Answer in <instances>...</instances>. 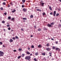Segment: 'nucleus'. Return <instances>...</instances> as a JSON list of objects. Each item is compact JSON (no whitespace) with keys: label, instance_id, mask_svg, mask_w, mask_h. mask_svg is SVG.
<instances>
[{"label":"nucleus","instance_id":"1","mask_svg":"<svg viewBox=\"0 0 61 61\" xmlns=\"http://www.w3.org/2000/svg\"><path fill=\"white\" fill-rule=\"evenodd\" d=\"M31 58V56H26L25 58V59L26 60H29Z\"/></svg>","mask_w":61,"mask_h":61},{"label":"nucleus","instance_id":"2","mask_svg":"<svg viewBox=\"0 0 61 61\" xmlns=\"http://www.w3.org/2000/svg\"><path fill=\"white\" fill-rule=\"evenodd\" d=\"M4 53V52H2L1 51H0V56H3Z\"/></svg>","mask_w":61,"mask_h":61},{"label":"nucleus","instance_id":"3","mask_svg":"<svg viewBox=\"0 0 61 61\" xmlns=\"http://www.w3.org/2000/svg\"><path fill=\"white\" fill-rule=\"evenodd\" d=\"M23 10L24 11V12H26V9L24 8L23 9Z\"/></svg>","mask_w":61,"mask_h":61},{"label":"nucleus","instance_id":"4","mask_svg":"<svg viewBox=\"0 0 61 61\" xmlns=\"http://www.w3.org/2000/svg\"><path fill=\"white\" fill-rule=\"evenodd\" d=\"M56 14V11H54L53 12V15L54 16H55Z\"/></svg>","mask_w":61,"mask_h":61},{"label":"nucleus","instance_id":"5","mask_svg":"<svg viewBox=\"0 0 61 61\" xmlns=\"http://www.w3.org/2000/svg\"><path fill=\"white\" fill-rule=\"evenodd\" d=\"M46 50L47 51H49V50H51V49H50L49 48H48L46 49Z\"/></svg>","mask_w":61,"mask_h":61},{"label":"nucleus","instance_id":"6","mask_svg":"<svg viewBox=\"0 0 61 61\" xmlns=\"http://www.w3.org/2000/svg\"><path fill=\"white\" fill-rule=\"evenodd\" d=\"M47 25L48 27H51L52 26V25H51L49 24H48Z\"/></svg>","mask_w":61,"mask_h":61},{"label":"nucleus","instance_id":"7","mask_svg":"<svg viewBox=\"0 0 61 61\" xmlns=\"http://www.w3.org/2000/svg\"><path fill=\"white\" fill-rule=\"evenodd\" d=\"M49 8L50 10H51V11H52V8L51 6H50L49 7Z\"/></svg>","mask_w":61,"mask_h":61},{"label":"nucleus","instance_id":"8","mask_svg":"<svg viewBox=\"0 0 61 61\" xmlns=\"http://www.w3.org/2000/svg\"><path fill=\"white\" fill-rule=\"evenodd\" d=\"M26 53L27 55H30V53L28 51H27Z\"/></svg>","mask_w":61,"mask_h":61},{"label":"nucleus","instance_id":"9","mask_svg":"<svg viewBox=\"0 0 61 61\" xmlns=\"http://www.w3.org/2000/svg\"><path fill=\"white\" fill-rule=\"evenodd\" d=\"M44 4H45V3H41V5L42 6H43V7L44 6Z\"/></svg>","mask_w":61,"mask_h":61},{"label":"nucleus","instance_id":"10","mask_svg":"<svg viewBox=\"0 0 61 61\" xmlns=\"http://www.w3.org/2000/svg\"><path fill=\"white\" fill-rule=\"evenodd\" d=\"M13 41V40L12 39H10V42H12Z\"/></svg>","mask_w":61,"mask_h":61},{"label":"nucleus","instance_id":"11","mask_svg":"<svg viewBox=\"0 0 61 61\" xmlns=\"http://www.w3.org/2000/svg\"><path fill=\"white\" fill-rule=\"evenodd\" d=\"M58 49H59V50H60V49H59L58 48H56L55 49V50H56V51L57 50H58Z\"/></svg>","mask_w":61,"mask_h":61},{"label":"nucleus","instance_id":"12","mask_svg":"<svg viewBox=\"0 0 61 61\" xmlns=\"http://www.w3.org/2000/svg\"><path fill=\"white\" fill-rule=\"evenodd\" d=\"M42 55L43 56H45V55H46V53H42Z\"/></svg>","mask_w":61,"mask_h":61},{"label":"nucleus","instance_id":"13","mask_svg":"<svg viewBox=\"0 0 61 61\" xmlns=\"http://www.w3.org/2000/svg\"><path fill=\"white\" fill-rule=\"evenodd\" d=\"M15 11H16V10L15 9H14V10H13L12 11V12L13 13H15Z\"/></svg>","mask_w":61,"mask_h":61},{"label":"nucleus","instance_id":"14","mask_svg":"<svg viewBox=\"0 0 61 61\" xmlns=\"http://www.w3.org/2000/svg\"><path fill=\"white\" fill-rule=\"evenodd\" d=\"M38 47L39 48L42 47H41V45H40L38 46Z\"/></svg>","mask_w":61,"mask_h":61},{"label":"nucleus","instance_id":"15","mask_svg":"<svg viewBox=\"0 0 61 61\" xmlns=\"http://www.w3.org/2000/svg\"><path fill=\"white\" fill-rule=\"evenodd\" d=\"M36 10H37V11H40V12L41 11V10H40L38 9H37Z\"/></svg>","mask_w":61,"mask_h":61},{"label":"nucleus","instance_id":"16","mask_svg":"<svg viewBox=\"0 0 61 61\" xmlns=\"http://www.w3.org/2000/svg\"><path fill=\"white\" fill-rule=\"evenodd\" d=\"M55 24V22H53L52 23H51V25H54V24Z\"/></svg>","mask_w":61,"mask_h":61},{"label":"nucleus","instance_id":"17","mask_svg":"<svg viewBox=\"0 0 61 61\" xmlns=\"http://www.w3.org/2000/svg\"><path fill=\"white\" fill-rule=\"evenodd\" d=\"M23 20H27V18H23Z\"/></svg>","mask_w":61,"mask_h":61},{"label":"nucleus","instance_id":"18","mask_svg":"<svg viewBox=\"0 0 61 61\" xmlns=\"http://www.w3.org/2000/svg\"><path fill=\"white\" fill-rule=\"evenodd\" d=\"M38 31H40L41 30V29L40 28H39L38 29Z\"/></svg>","mask_w":61,"mask_h":61},{"label":"nucleus","instance_id":"19","mask_svg":"<svg viewBox=\"0 0 61 61\" xmlns=\"http://www.w3.org/2000/svg\"><path fill=\"white\" fill-rule=\"evenodd\" d=\"M55 48H56V47L54 46L52 47V49H55Z\"/></svg>","mask_w":61,"mask_h":61},{"label":"nucleus","instance_id":"20","mask_svg":"<svg viewBox=\"0 0 61 61\" xmlns=\"http://www.w3.org/2000/svg\"><path fill=\"white\" fill-rule=\"evenodd\" d=\"M38 55V53L37 52H36L35 53V55L36 56H37Z\"/></svg>","mask_w":61,"mask_h":61},{"label":"nucleus","instance_id":"21","mask_svg":"<svg viewBox=\"0 0 61 61\" xmlns=\"http://www.w3.org/2000/svg\"><path fill=\"white\" fill-rule=\"evenodd\" d=\"M59 15V13H57L56 14V16H58Z\"/></svg>","mask_w":61,"mask_h":61},{"label":"nucleus","instance_id":"22","mask_svg":"<svg viewBox=\"0 0 61 61\" xmlns=\"http://www.w3.org/2000/svg\"><path fill=\"white\" fill-rule=\"evenodd\" d=\"M0 9L1 10H3V9H4L3 8V7H1L0 8Z\"/></svg>","mask_w":61,"mask_h":61},{"label":"nucleus","instance_id":"23","mask_svg":"<svg viewBox=\"0 0 61 61\" xmlns=\"http://www.w3.org/2000/svg\"><path fill=\"white\" fill-rule=\"evenodd\" d=\"M46 46H47L48 47V46H49V44L48 43L46 44Z\"/></svg>","mask_w":61,"mask_h":61},{"label":"nucleus","instance_id":"24","mask_svg":"<svg viewBox=\"0 0 61 61\" xmlns=\"http://www.w3.org/2000/svg\"><path fill=\"white\" fill-rule=\"evenodd\" d=\"M33 15H31L30 16V18H33Z\"/></svg>","mask_w":61,"mask_h":61},{"label":"nucleus","instance_id":"25","mask_svg":"<svg viewBox=\"0 0 61 61\" xmlns=\"http://www.w3.org/2000/svg\"><path fill=\"white\" fill-rule=\"evenodd\" d=\"M25 0H22V2L23 3H25Z\"/></svg>","mask_w":61,"mask_h":61},{"label":"nucleus","instance_id":"26","mask_svg":"<svg viewBox=\"0 0 61 61\" xmlns=\"http://www.w3.org/2000/svg\"><path fill=\"white\" fill-rule=\"evenodd\" d=\"M31 47V48H34V46L33 45Z\"/></svg>","mask_w":61,"mask_h":61},{"label":"nucleus","instance_id":"27","mask_svg":"<svg viewBox=\"0 0 61 61\" xmlns=\"http://www.w3.org/2000/svg\"><path fill=\"white\" fill-rule=\"evenodd\" d=\"M42 15H46V13H45V12H44L42 13Z\"/></svg>","mask_w":61,"mask_h":61},{"label":"nucleus","instance_id":"28","mask_svg":"<svg viewBox=\"0 0 61 61\" xmlns=\"http://www.w3.org/2000/svg\"><path fill=\"white\" fill-rule=\"evenodd\" d=\"M58 26H59V27H61V24H59Z\"/></svg>","mask_w":61,"mask_h":61},{"label":"nucleus","instance_id":"29","mask_svg":"<svg viewBox=\"0 0 61 61\" xmlns=\"http://www.w3.org/2000/svg\"><path fill=\"white\" fill-rule=\"evenodd\" d=\"M22 55L23 56H22V57H24V56H25V54H22Z\"/></svg>","mask_w":61,"mask_h":61},{"label":"nucleus","instance_id":"30","mask_svg":"<svg viewBox=\"0 0 61 61\" xmlns=\"http://www.w3.org/2000/svg\"><path fill=\"white\" fill-rule=\"evenodd\" d=\"M20 57H21V56H20L18 57V59H19L20 58Z\"/></svg>","mask_w":61,"mask_h":61},{"label":"nucleus","instance_id":"31","mask_svg":"<svg viewBox=\"0 0 61 61\" xmlns=\"http://www.w3.org/2000/svg\"><path fill=\"white\" fill-rule=\"evenodd\" d=\"M2 23H5V21H4L3 20V21H2Z\"/></svg>","mask_w":61,"mask_h":61},{"label":"nucleus","instance_id":"32","mask_svg":"<svg viewBox=\"0 0 61 61\" xmlns=\"http://www.w3.org/2000/svg\"><path fill=\"white\" fill-rule=\"evenodd\" d=\"M34 61H37V59H36V58H34Z\"/></svg>","mask_w":61,"mask_h":61},{"label":"nucleus","instance_id":"33","mask_svg":"<svg viewBox=\"0 0 61 61\" xmlns=\"http://www.w3.org/2000/svg\"><path fill=\"white\" fill-rule=\"evenodd\" d=\"M10 29H11V28L10 27H9L8 28V30H10Z\"/></svg>","mask_w":61,"mask_h":61},{"label":"nucleus","instance_id":"34","mask_svg":"<svg viewBox=\"0 0 61 61\" xmlns=\"http://www.w3.org/2000/svg\"><path fill=\"white\" fill-rule=\"evenodd\" d=\"M8 19H11V17L10 16L8 17Z\"/></svg>","mask_w":61,"mask_h":61},{"label":"nucleus","instance_id":"35","mask_svg":"<svg viewBox=\"0 0 61 61\" xmlns=\"http://www.w3.org/2000/svg\"><path fill=\"white\" fill-rule=\"evenodd\" d=\"M15 38L16 39H18V37L17 36H16Z\"/></svg>","mask_w":61,"mask_h":61},{"label":"nucleus","instance_id":"36","mask_svg":"<svg viewBox=\"0 0 61 61\" xmlns=\"http://www.w3.org/2000/svg\"><path fill=\"white\" fill-rule=\"evenodd\" d=\"M12 39H13V40H15V38L14 37H13V38H12Z\"/></svg>","mask_w":61,"mask_h":61},{"label":"nucleus","instance_id":"37","mask_svg":"<svg viewBox=\"0 0 61 61\" xmlns=\"http://www.w3.org/2000/svg\"><path fill=\"white\" fill-rule=\"evenodd\" d=\"M3 4L4 5H5V2H3Z\"/></svg>","mask_w":61,"mask_h":61},{"label":"nucleus","instance_id":"38","mask_svg":"<svg viewBox=\"0 0 61 61\" xmlns=\"http://www.w3.org/2000/svg\"><path fill=\"white\" fill-rule=\"evenodd\" d=\"M11 20H14V18H12L11 19Z\"/></svg>","mask_w":61,"mask_h":61},{"label":"nucleus","instance_id":"39","mask_svg":"<svg viewBox=\"0 0 61 61\" xmlns=\"http://www.w3.org/2000/svg\"><path fill=\"white\" fill-rule=\"evenodd\" d=\"M21 30H22V31H24V30L23 29V28H21Z\"/></svg>","mask_w":61,"mask_h":61},{"label":"nucleus","instance_id":"40","mask_svg":"<svg viewBox=\"0 0 61 61\" xmlns=\"http://www.w3.org/2000/svg\"><path fill=\"white\" fill-rule=\"evenodd\" d=\"M10 26V25H7V27H9V26Z\"/></svg>","mask_w":61,"mask_h":61},{"label":"nucleus","instance_id":"41","mask_svg":"<svg viewBox=\"0 0 61 61\" xmlns=\"http://www.w3.org/2000/svg\"><path fill=\"white\" fill-rule=\"evenodd\" d=\"M4 14L5 15H7V13H6L5 12V13H4Z\"/></svg>","mask_w":61,"mask_h":61},{"label":"nucleus","instance_id":"42","mask_svg":"<svg viewBox=\"0 0 61 61\" xmlns=\"http://www.w3.org/2000/svg\"><path fill=\"white\" fill-rule=\"evenodd\" d=\"M21 48H19V51H21Z\"/></svg>","mask_w":61,"mask_h":61},{"label":"nucleus","instance_id":"43","mask_svg":"<svg viewBox=\"0 0 61 61\" xmlns=\"http://www.w3.org/2000/svg\"><path fill=\"white\" fill-rule=\"evenodd\" d=\"M22 8H23L24 7V5H22Z\"/></svg>","mask_w":61,"mask_h":61},{"label":"nucleus","instance_id":"44","mask_svg":"<svg viewBox=\"0 0 61 61\" xmlns=\"http://www.w3.org/2000/svg\"><path fill=\"white\" fill-rule=\"evenodd\" d=\"M49 54H50V55H51V54H52V53H51V52H49Z\"/></svg>","mask_w":61,"mask_h":61},{"label":"nucleus","instance_id":"45","mask_svg":"<svg viewBox=\"0 0 61 61\" xmlns=\"http://www.w3.org/2000/svg\"><path fill=\"white\" fill-rule=\"evenodd\" d=\"M2 42H0V44L1 45H2Z\"/></svg>","mask_w":61,"mask_h":61},{"label":"nucleus","instance_id":"46","mask_svg":"<svg viewBox=\"0 0 61 61\" xmlns=\"http://www.w3.org/2000/svg\"><path fill=\"white\" fill-rule=\"evenodd\" d=\"M10 5H13V3H12V2H11L10 3Z\"/></svg>","mask_w":61,"mask_h":61},{"label":"nucleus","instance_id":"47","mask_svg":"<svg viewBox=\"0 0 61 61\" xmlns=\"http://www.w3.org/2000/svg\"><path fill=\"white\" fill-rule=\"evenodd\" d=\"M52 14H53V13H52V12H51V13H50V15H52Z\"/></svg>","mask_w":61,"mask_h":61},{"label":"nucleus","instance_id":"48","mask_svg":"<svg viewBox=\"0 0 61 61\" xmlns=\"http://www.w3.org/2000/svg\"><path fill=\"white\" fill-rule=\"evenodd\" d=\"M16 50H14L13 51L14 52H16Z\"/></svg>","mask_w":61,"mask_h":61},{"label":"nucleus","instance_id":"49","mask_svg":"<svg viewBox=\"0 0 61 61\" xmlns=\"http://www.w3.org/2000/svg\"><path fill=\"white\" fill-rule=\"evenodd\" d=\"M56 44H57L58 43V41H56Z\"/></svg>","mask_w":61,"mask_h":61},{"label":"nucleus","instance_id":"50","mask_svg":"<svg viewBox=\"0 0 61 61\" xmlns=\"http://www.w3.org/2000/svg\"><path fill=\"white\" fill-rule=\"evenodd\" d=\"M27 49H28V50H30V48L29 47H28Z\"/></svg>","mask_w":61,"mask_h":61},{"label":"nucleus","instance_id":"51","mask_svg":"<svg viewBox=\"0 0 61 61\" xmlns=\"http://www.w3.org/2000/svg\"><path fill=\"white\" fill-rule=\"evenodd\" d=\"M44 30H46V28H45L44 29Z\"/></svg>","mask_w":61,"mask_h":61},{"label":"nucleus","instance_id":"52","mask_svg":"<svg viewBox=\"0 0 61 61\" xmlns=\"http://www.w3.org/2000/svg\"><path fill=\"white\" fill-rule=\"evenodd\" d=\"M34 27L35 28H36V26H34Z\"/></svg>","mask_w":61,"mask_h":61},{"label":"nucleus","instance_id":"53","mask_svg":"<svg viewBox=\"0 0 61 61\" xmlns=\"http://www.w3.org/2000/svg\"><path fill=\"white\" fill-rule=\"evenodd\" d=\"M10 6V5H8V7H9Z\"/></svg>","mask_w":61,"mask_h":61},{"label":"nucleus","instance_id":"54","mask_svg":"<svg viewBox=\"0 0 61 61\" xmlns=\"http://www.w3.org/2000/svg\"><path fill=\"white\" fill-rule=\"evenodd\" d=\"M3 47H5V46L4 45H3Z\"/></svg>","mask_w":61,"mask_h":61},{"label":"nucleus","instance_id":"55","mask_svg":"<svg viewBox=\"0 0 61 61\" xmlns=\"http://www.w3.org/2000/svg\"><path fill=\"white\" fill-rule=\"evenodd\" d=\"M51 40H54V39H53V38H51Z\"/></svg>","mask_w":61,"mask_h":61},{"label":"nucleus","instance_id":"56","mask_svg":"<svg viewBox=\"0 0 61 61\" xmlns=\"http://www.w3.org/2000/svg\"><path fill=\"white\" fill-rule=\"evenodd\" d=\"M32 54H30V56H32Z\"/></svg>","mask_w":61,"mask_h":61},{"label":"nucleus","instance_id":"57","mask_svg":"<svg viewBox=\"0 0 61 61\" xmlns=\"http://www.w3.org/2000/svg\"><path fill=\"white\" fill-rule=\"evenodd\" d=\"M54 59L53 58H52V60H54Z\"/></svg>","mask_w":61,"mask_h":61},{"label":"nucleus","instance_id":"58","mask_svg":"<svg viewBox=\"0 0 61 61\" xmlns=\"http://www.w3.org/2000/svg\"><path fill=\"white\" fill-rule=\"evenodd\" d=\"M50 56H52V55L51 54V55H50Z\"/></svg>","mask_w":61,"mask_h":61},{"label":"nucleus","instance_id":"59","mask_svg":"<svg viewBox=\"0 0 61 61\" xmlns=\"http://www.w3.org/2000/svg\"><path fill=\"white\" fill-rule=\"evenodd\" d=\"M30 37H33V36L32 35H31L30 36Z\"/></svg>","mask_w":61,"mask_h":61},{"label":"nucleus","instance_id":"60","mask_svg":"<svg viewBox=\"0 0 61 61\" xmlns=\"http://www.w3.org/2000/svg\"><path fill=\"white\" fill-rule=\"evenodd\" d=\"M11 31H12V32H13V31H14V30H11Z\"/></svg>","mask_w":61,"mask_h":61},{"label":"nucleus","instance_id":"61","mask_svg":"<svg viewBox=\"0 0 61 61\" xmlns=\"http://www.w3.org/2000/svg\"><path fill=\"white\" fill-rule=\"evenodd\" d=\"M4 31H5V29H4Z\"/></svg>","mask_w":61,"mask_h":61},{"label":"nucleus","instance_id":"62","mask_svg":"<svg viewBox=\"0 0 61 61\" xmlns=\"http://www.w3.org/2000/svg\"><path fill=\"white\" fill-rule=\"evenodd\" d=\"M59 1H60V2H61V0H59Z\"/></svg>","mask_w":61,"mask_h":61},{"label":"nucleus","instance_id":"63","mask_svg":"<svg viewBox=\"0 0 61 61\" xmlns=\"http://www.w3.org/2000/svg\"><path fill=\"white\" fill-rule=\"evenodd\" d=\"M18 7H16V8H18Z\"/></svg>","mask_w":61,"mask_h":61},{"label":"nucleus","instance_id":"64","mask_svg":"<svg viewBox=\"0 0 61 61\" xmlns=\"http://www.w3.org/2000/svg\"><path fill=\"white\" fill-rule=\"evenodd\" d=\"M60 22H61V20H60Z\"/></svg>","mask_w":61,"mask_h":61}]
</instances>
